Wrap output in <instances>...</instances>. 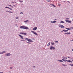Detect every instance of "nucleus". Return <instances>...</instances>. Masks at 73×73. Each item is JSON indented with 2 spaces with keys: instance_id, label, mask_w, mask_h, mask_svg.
Masks as SVG:
<instances>
[{
  "instance_id": "obj_1",
  "label": "nucleus",
  "mask_w": 73,
  "mask_h": 73,
  "mask_svg": "<svg viewBox=\"0 0 73 73\" xmlns=\"http://www.w3.org/2000/svg\"><path fill=\"white\" fill-rule=\"evenodd\" d=\"M20 28L21 29H29L28 27L25 26H21L20 27Z\"/></svg>"
},
{
  "instance_id": "obj_2",
  "label": "nucleus",
  "mask_w": 73,
  "mask_h": 73,
  "mask_svg": "<svg viewBox=\"0 0 73 73\" xmlns=\"http://www.w3.org/2000/svg\"><path fill=\"white\" fill-rule=\"evenodd\" d=\"M25 40H27L28 41H29V42H32V40L31 39L27 38H25Z\"/></svg>"
},
{
  "instance_id": "obj_3",
  "label": "nucleus",
  "mask_w": 73,
  "mask_h": 73,
  "mask_svg": "<svg viewBox=\"0 0 73 73\" xmlns=\"http://www.w3.org/2000/svg\"><path fill=\"white\" fill-rule=\"evenodd\" d=\"M50 50H52V49L54 50L55 49V48L54 47H53V46H51L50 47Z\"/></svg>"
},
{
  "instance_id": "obj_4",
  "label": "nucleus",
  "mask_w": 73,
  "mask_h": 73,
  "mask_svg": "<svg viewBox=\"0 0 73 73\" xmlns=\"http://www.w3.org/2000/svg\"><path fill=\"white\" fill-rule=\"evenodd\" d=\"M62 61H65L66 62V61H67V62H72V61H70V60H65L64 59H62Z\"/></svg>"
},
{
  "instance_id": "obj_5",
  "label": "nucleus",
  "mask_w": 73,
  "mask_h": 73,
  "mask_svg": "<svg viewBox=\"0 0 73 73\" xmlns=\"http://www.w3.org/2000/svg\"><path fill=\"white\" fill-rule=\"evenodd\" d=\"M20 34H21L22 35H27V34L25 33H24V32H21L19 33Z\"/></svg>"
},
{
  "instance_id": "obj_6",
  "label": "nucleus",
  "mask_w": 73,
  "mask_h": 73,
  "mask_svg": "<svg viewBox=\"0 0 73 73\" xmlns=\"http://www.w3.org/2000/svg\"><path fill=\"white\" fill-rule=\"evenodd\" d=\"M11 55V54L9 53H7V54H5V56L6 57H7V56H10Z\"/></svg>"
},
{
  "instance_id": "obj_7",
  "label": "nucleus",
  "mask_w": 73,
  "mask_h": 73,
  "mask_svg": "<svg viewBox=\"0 0 73 73\" xmlns=\"http://www.w3.org/2000/svg\"><path fill=\"white\" fill-rule=\"evenodd\" d=\"M31 32H32V33H33L34 34V35H37V36L38 35H37V33L35 32V31H32Z\"/></svg>"
},
{
  "instance_id": "obj_8",
  "label": "nucleus",
  "mask_w": 73,
  "mask_h": 73,
  "mask_svg": "<svg viewBox=\"0 0 73 73\" xmlns=\"http://www.w3.org/2000/svg\"><path fill=\"white\" fill-rule=\"evenodd\" d=\"M59 26L60 27V28H64V26H63V25H59Z\"/></svg>"
},
{
  "instance_id": "obj_9",
  "label": "nucleus",
  "mask_w": 73,
  "mask_h": 73,
  "mask_svg": "<svg viewBox=\"0 0 73 73\" xmlns=\"http://www.w3.org/2000/svg\"><path fill=\"white\" fill-rule=\"evenodd\" d=\"M19 36L21 38H22V39H24V36H21L20 35H19Z\"/></svg>"
},
{
  "instance_id": "obj_10",
  "label": "nucleus",
  "mask_w": 73,
  "mask_h": 73,
  "mask_svg": "<svg viewBox=\"0 0 73 73\" xmlns=\"http://www.w3.org/2000/svg\"><path fill=\"white\" fill-rule=\"evenodd\" d=\"M66 22H67V23H71V21H69V20H65Z\"/></svg>"
},
{
  "instance_id": "obj_11",
  "label": "nucleus",
  "mask_w": 73,
  "mask_h": 73,
  "mask_svg": "<svg viewBox=\"0 0 73 73\" xmlns=\"http://www.w3.org/2000/svg\"><path fill=\"white\" fill-rule=\"evenodd\" d=\"M68 30H64L63 31H62V32H68Z\"/></svg>"
},
{
  "instance_id": "obj_12",
  "label": "nucleus",
  "mask_w": 73,
  "mask_h": 73,
  "mask_svg": "<svg viewBox=\"0 0 73 73\" xmlns=\"http://www.w3.org/2000/svg\"><path fill=\"white\" fill-rule=\"evenodd\" d=\"M37 27H35L33 29V30H34V31H36V30H37Z\"/></svg>"
},
{
  "instance_id": "obj_13",
  "label": "nucleus",
  "mask_w": 73,
  "mask_h": 73,
  "mask_svg": "<svg viewBox=\"0 0 73 73\" xmlns=\"http://www.w3.org/2000/svg\"><path fill=\"white\" fill-rule=\"evenodd\" d=\"M62 58H63V59H62V60H66V59H67V57H65L64 56Z\"/></svg>"
},
{
  "instance_id": "obj_14",
  "label": "nucleus",
  "mask_w": 73,
  "mask_h": 73,
  "mask_svg": "<svg viewBox=\"0 0 73 73\" xmlns=\"http://www.w3.org/2000/svg\"><path fill=\"white\" fill-rule=\"evenodd\" d=\"M65 35H70V33H64Z\"/></svg>"
},
{
  "instance_id": "obj_15",
  "label": "nucleus",
  "mask_w": 73,
  "mask_h": 73,
  "mask_svg": "<svg viewBox=\"0 0 73 73\" xmlns=\"http://www.w3.org/2000/svg\"><path fill=\"white\" fill-rule=\"evenodd\" d=\"M50 22L51 23H55L56 22V21H51Z\"/></svg>"
},
{
  "instance_id": "obj_16",
  "label": "nucleus",
  "mask_w": 73,
  "mask_h": 73,
  "mask_svg": "<svg viewBox=\"0 0 73 73\" xmlns=\"http://www.w3.org/2000/svg\"><path fill=\"white\" fill-rule=\"evenodd\" d=\"M50 42H49L47 44L48 46H49V45H50Z\"/></svg>"
},
{
  "instance_id": "obj_17",
  "label": "nucleus",
  "mask_w": 73,
  "mask_h": 73,
  "mask_svg": "<svg viewBox=\"0 0 73 73\" xmlns=\"http://www.w3.org/2000/svg\"><path fill=\"white\" fill-rule=\"evenodd\" d=\"M62 66H67V65L62 64Z\"/></svg>"
},
{
  "instance_id": "obj_18",
  "label": "nucleus",
  "mask_w": 73,
  "mask_h": 73,
  "mask_svg": "<svg viewBox=\"0 0 73 73\" xmlns=\"http://www.w3.org/2000/svg\"><path fill=\"white\" fill-rule=\"evenodd\" d=\"M60 23H65V22L64 21H61Z\"/></svg>"
},
{
  "instance_id": "obj_19",
  "label": "nucleus",
  "mask_w": 73,
  "mask_h": 73,
  "mask_svg": "<svg viewBox=\"0 0 73 73\" xmlns=\"http://www.w3.org/2000/svg\"><path fill=\"white\" fill-rule=\"evenodd\" d=\"M28 21H28V20H27V21H24L25 23H27Z\"/></svg>"
},
{
  "instance_id": "obj_20",
  "label": "nucleus",
  "mask_w": 73,
  "mask_h": 73,
  "mask_svg": "<svg viewBox=\"0 0 73 73\" xmlns=\"http://www.w3.org/2000/svg\"><path fill=\"white\" fill-rule=\"evenodd\" d=\"M66 29H67V30H70V29L66 28Z\"/></svg>"
},
{
  "instance_id": "obj_21",
  "label": "nucleus",
  "mask_w": 73,
  "mask_h": 73,
  "mask_svg": "<svg viewBox=\"0 0 73 73\" xmlns=\"http://www.w3.org/2000/svg\"><path fill=\"white\" fill-rule=\"evenodd\" d=\"M21 41H25V40H21Z\"/></svg>"
},
{
  "instance_id": "obj_22",
  "label": "nucleus",
  "mask_w": 73,
  "mask_h": 73,
  "mask_svg": "<svg viewBox=\"0 0 73 73\" xmlns=\"http://www.w3.org/2000/svg\"><path fill=\"white\" fill-rule=\"evenodd\" d=\"M2 52L3 54V53H6V52H5V51H3Z\"/></svg>"
},
{
  "instance_id": "obj_23",
  "label": "nucleus",
  "mask_w": 73,
  "mask_h": 73,
  "mask_svg": "<svg viewBox=\"0 0 73 73\" xmlns=\"http://www.w3.org/2000/svg\"><path fill=\"white\" fill-rule=\"evenodd\" d=\"M47 2H50V0H47Z\"/></svg>"
},
{
  "instance_id": "obj_24",
  "label": "nucleus",
  "mask_w": 73,
  "mask_h": 73,
  "mask_svg": "<svg viewBox=\"0 0 73 73\" xmlns=\"http://www.w3.org/2000/svg\"><path fill=\"white\" fill-rule=\"evenodd\" d=\"M9 5V6H10L12 8H13V7L12 6V5Z\"/></svg>"
},
{
  "instance_id": "obj_25",
  "label": "nucleus",
  "mask_w": 73,
  "mask_h": 73,
  "mask_svg": "<svg viewBox=\"0 0 73 73\" xmlns=\"http://www.w3.org/2000/svg\"><path fill=\"white\" fill-rule=\"evenodd\" d=\"M0 54H3L2 52H0Z\"/></svg>"
},
{
  "instance_id": "obj_26",
  "label": "nucleus",
  "mask_w": 73,
  "mask_h": 73,
  "mask_svg": "<svg viewBox=\"0 0 73 73\" xmlns=\"http://www.w3.org/2000/svg\"><path fill=\"white\" fill-rule=\"evenodd\" d=\"M5 8H8L9 9V7H5Z\"/></svg>"
},
{
  "instance_id": "obj_27",
  "label": "nucleus",
  "mask_w": 73,
  "mask_h": 73,
  "mask_svg": "<svg viewBox=\"0 0 73 73\" xmlns=\"http://www.w3.org/2000/svg\"><path fill=\"white\" fill-rule=\"evenodd\" d=\"M70 29H73V27H70Z\"/></svg>"
},
{
  "instance_id": "obj_28",
  "label": "nucleus",
  "mask_w": 73,
  "mask_h": 73,
  "mask_svg": "<svg viewBox=\"0 0 73 73\" xmlns=\"http://www.w3.org/2000/svg\"><path fill=\"white\" fill-rule=\"evenodd\" d=\"M20 14H22V15H23V13L22 12H21L20 13Z\"/></svg>"
},
{
  "instance_id": "obj_29",
  "label": "nucleus",
  "mask_w": 73,
  "mask_h": 73,
  "mask_svg": "<svg viewBox=\"0 0 73 73\" xmlns=\"http://www.w3.org/2000/svg\"><path fill=\"white\" fill-rule=\"evenodd\" d=\"M51 43L52 44V45H54V43L53 42H51Z\"/></svg>"
},
{
  "instance_id": "obj_30",
  "label": "nucleus",
  "mask_w": 73,
  "mask_h": 73,
  "mask_svg": "<svg viewBox=\"0 0 73 73\" xmlns=\"http://www.w3.org/2000/svg\"><path fill=\"white\" fill-rule=\"evenodd\" d=\"M66 20H69V18H66Z\"/></svg>"
},
{
  "instance_id": "obj_31",
  "label": "nucleus",
  "mask_w": 73,
  "mask_h": 73,
  "mask_svg": "<svg viewBox=\"0 0 73 73\" xmlns=\"http://www.w3.org/2000/svg\"><path fill=\"white\" fill-rule=\"evenodd\" d=\"M55 42H58V41H56Z\"/></svg>"
},
{
  "instance_id": "obj_32",
  "label": "nucleus",
  "mask_w": 73,
  "mask_h": 73,
  "mask_svg": "<svg viewBox=\"0 0 73 73\" xmlns=\"http://www.w3.org/2000/svg\"><path fill=\"white\" fill-rule=\"evenodd\" d=\"M58 61H60V62H61V60H59Z\"/></svg>"
},
{
  "instance_id": "obj_33",
  "label": "nucleus",
  "mask_w": 73,
  "mask_h": 73,
  "mask_svg": "<svg viewBox=\"0 0 73 73\" xmlns=\"http://www.w3.org/2000/svg\"><path fill=\"white\" fill-rule=\"evenodd\" d=\"M16 19H19V17H17L16 18Z\"/></svg>"
},
{
  "instance_id": "obj_34",
  "label": "nucleus",
  "mask_w": 73,
  "mask_h": 73,
  "mask_svg": "<svg viewBox=\"0 0 73 73\" xmlns=\"http://www.w3.org/2000/svg\"><path fill=\"white\" fill-rule=\"evenodd\" d=\"M52 5L53 6V7H55V6L53 4Z\"/></svg>"
},
{
  "instance_id": "obj_35",
  "label": "nucleus",
  "mask_w": 73,
  "mask_h": 73,
  "mask_svg": "<svg viewBox=\"0 0 73 73\" xmlns=\"http://www.w3.org/2000/svg\"><path fill=\"white\" fill-rule=\"evenodd\" d=\"M12 67H11L10 68V69H12Z\"/></svg>"
},
{
  "instance_id": "obj_36",
  "label": "nucleus",
  "mask_w": 73,
  "mask_h": 73,
  "mask_svg": "<svg viewBox=\"0 0 73 73\" xmlns=\"http://www.w3.org/2000/svg\"><path fill=\"white\" fill-rule=\"evenodd\" d=\"M9 9H10V10H12V9L10 8H9Z\"/></svg>"
},
{
  "instance_id": "obj_37",
  "label": "nucleus",
  "mask_w": 73,
  "mask_h": 73,
  "mask_svg": "<svg viewBox=\"0 0 73 73\" xmlns=\"http://www.w3.org/2000/svg\"><path fill=\"white\" fill-rule=\"evenodd\" d=\"M27 43H29V44H31V43L30 42H27Z\"/></svg>"
},
{
  "instance_id": "obj_38",
  "label": "nucleus",
  "mask_w": 73,
  "mask_h": 73,
  "mask_svg": "<svg viewBox=\"0 0 73 73\" xmlns=\"http://www.w3.org/2000/svg\"><path fill=\"white\" fill-rule=\"evenodd\" d=\"M11 11H8V12H9V13H11Z\"/></svg>"
},
{
  "instance_id": "obj_39",
  "label": "nucleus",
  "mask_w": 73,
  "mask_h": 73,
  "mask_svg": "<svg viewBox=\"0 0 73 73\" xmlns=\"http://www.w3.org/2000/svg\"><path fill=\"white\" fill-rule=\"evenodd\" d=\"M33 68H35V66H33Z\"/></svg>"
},
{
  "instance_id": "obj_40",
  "label": "nucleus",
  "mask_w": 73,
  "mask_h": 73,
  "mask_svg": "<svg viewBox=\"0 0 73 73\" xmlns=\"http://www.w3.org/2000/svg\"><path fill=\"white\" fill-rule=\"evenodd\" d=\"M61 62H63V61L61 60Z\"/></svg>"
},
{
  "instance_id": "obj_41",
  "label": "nucleus",
  "mask_w": 73,
  "mask_h": 73,
  "mask_svg": "<svg viewBox=\"0 0 73 73\" xmlns=\"http://www.w3.org/2000/svg\"><path fill=\"white\" fill-rule=\"evenodd\" d=\"M0 73H3V72H0Z\"/></svg>"
},
{
  "instance_id": "obj_42",
  "label": "nucleus",
  "mask_w": 73,
  "mask_h": 73,
  "mask_svg": "<svg viewBox=\"0 0 73 73\" xmlns=\"http://www.w3.org/2000/svg\"><path fill=\"white\" fill-rule=\"evenodd\" d=\"M12 3H14V2H12Z\"/></svg>"
},
{
  "instance_id": "obj_43",
  "label": "nucleus",
  "mask_w": 73,
  "mask_h": 73,
  "mask_svg": "<svg viewBox=\"0 0 73 73\" xmlns=\"http://www.w3.org/2000/svg\"><path fill=\"white\" fill-rule=\"evenodd\" d=\"M11 13H13V12H11Z\"/></svg>"
},
{
  "instance_id": "obj_44",
  "label": "nucleus",
  "mask_w": 73,
  "mask_h": 73,
  "mask_svg": "<svg viewBox=\"0 0 73 73\" xmlns=\"http://www.w3.org/2000/svg\"><path fill=\"white\" fill-rule=\"evenodd\" d=\"M6 12H9V11H6Z\"/></svg>"
},
{
  "instance_id": "obj_45",
  "label": "nucleus",
  "mask_w": 73,
  "mask_h": 73,
  "mask_svg": "<svg viewBox=\"0 0 73 73\" xmlns=\"http://www.w3.org/2000/svg\"><path fill=\"white\" fill-rule=\"evenodd\" d=\"M68 3H70L69 1H68Z\"/></svg>"
},
{
  "instance_id": "obj_46",
  "label": "nucleus",
  "mask_w": 73,
  "mask_h": 73,
  "mask_svg": "<svg viewBox=\"0 0 73 73\" xmlns=\"http://www.w3.org/2000/svg\"><path fill=\"white\" fill-rule=\"evenodd\" d=\"M68 58H70V57H68Z\"/></svg>"
},
{
  "instance_id": "obj_47",
  "label": "nucleus",
  "mask_w": 73,
  "mask_h": 73,
  "mask_svg": "<svg viewBox=\"0 0 73 73\" xmlns=\"http://www.w3.org/2000/svg\"><path fill=\"white\" fill-rule=\"evenodd\" d=\"M72 61H73V60H72Z\"/></svg>"
},
{
  "instance_id": "obj_48",
  "label": "nucleus",
  "mask_w": 73,
  "mask_h": 73,
  "mask_svg": "<svg viewBox=\"0 0 73 73\" xmlns=\"http://www.w3.org/2000/svg\"><path fill=\"white\" fill-rule=\"evenodd\" d=\"M72 51H73V49L72 50Z\"/></svg>"
},
{
  "instance_id": "obj_49",
  "label": "nucleus",
  "mask_w": 73,
  "mask_h": 73,
  "mask_svg": "<svg viewBox=\"0 0 73 73\" xmlns=\"http://www.w3.org/2000/svg\"><path fill=\"white\" fill-rule=\"evenodd\" d=\"M14 6H15V7H16V6H15V5H14Z\"/></svg>"
},
{
  "instance_id": "obj_50",
  "label": "nucleus",
  "mask_w": 73,
  "mask_h": 73,
  "mask_svg": "<svg viewBox=\"0 0 73 73\" xmlns=\"http://www.w3.org/2000/svg\"><path fill=\"white\" fill-rule=\"evenodd\" d=\"M72 21H73V19L72 20Z\"/></svg>"
},
{
  "instance_id": "obj_51",
  "label": "nucleus",
  "mask_w": 73,
  "mask_h": 73,
  "mask_svg": "<svg viewBox=\"0 0 73 73\" xmlns=\"http://www.w3.org/2000/svg\"><path fill=\"white\" fill-rule=\"evenodd\" d=\"M23 2V1H22V2Z\"/></svg>"
},
{
  "instance_id": "obj_52",
  "label": "nucleus",
  "mask_w": 73,
  "mask_h": 73,
  "mask_svg": "<svg viewBox=\"0 0 73 73\" xmlns=\"http://www.w3.org/2000/svg\"><path fill=\"white\" fill-rule=\"evenodd\" d=\"M56 20V19H55V20Z\"/></svg>"
}]
</instances>
